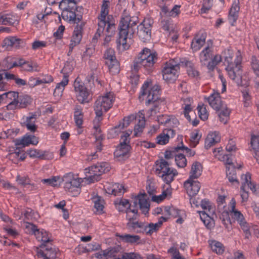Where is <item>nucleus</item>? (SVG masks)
<instances>
[{
    "label": "nucleus",
    "instance_id": "obj_27",
    "mask_svg": "<svg viewBox=\"0 0 259 259\" xmlns=\"http://www.w3.org/2000/svg\"><path fill=\"white\" fill-rule=\"evenodd\" d=\"M193 103V99L190 97L182 98L181 99L182 108L183 109V114L186 118L189 121H191V117L189 115V112L192 111V108L191 105Z\"/></svg>",
    "mask_w": 259,
    "mask_h": 259
},
{
    "label": "nucleus",
    "instance_id": "obj_62",
    "mask_svg": "<svg viewBox=\"0 0 259 259\" xmlns=\"http://www.w3.org/2000/svg\"><path fill=\"white\" fill-rule=\"evenodd\" d=\"M168 252L172 254V259H185V258L180 254L179 250L175 247H171L168 250Z\"/></svg>",
    "mask_w": 259,
    "mask_h": 259
},
{
    "label": "nucleus",
    "instance_id": "obj_24",
    "mask_svg": "<svg viewBox=\"0 0 259 259\" xmlns=\"http://www.w3.org/2000/svg\"><path fill=\"white\" fill-rule=\"evenodd\" d=\"M240 11L239 1L234 0L230 9L228 15V20L231 25L233 26L238 18Z\"/></svg>",
    "mask_w": 259,
    "mask_h": 259
},
{
    "label": "nucleus",
    "instance_id": "obj_54",
    "mask_svg": "<svg viewBox=\"0 0 259 259\" xmlns=\"http://www.w3.org/2000/svg\"><path fill=\"white\" fill-rule=\"evenodd\" d=\"M62 180L59 177H53L51 178L46 179L42 180V182L44 184H46L49 186L55 187L59 185L58 182H60Z\"/></svg>",
    "mask_w": 259,
    "mask_h": 259
},
{
    "label": "nucleus",
    "instance_id": "obj_39",
    "mask_svg": "<svg viewBox=\"0 0 259 259\" xmlns=\"http://www.w3.org/2000/svg\"><path fill=\"white\" fill-rule=\"evenodd\" d=\"M209 245L213 252L218 254H222L225 251L224 245L220 242L211 240L208 241Z\"/></svg>",
    "mask_w": 259,
    "mask_h": 259
},
{
    "label": "nucleus",
    "instance_id": "obj_60",
    "mask_svg": "<svg viewBox=\"0 0 259 259\" xmlns=\"http://www.w3.org/2000/svg\"><path fill=\"white\" fill-rule=\"evenodd\" d=\"M105 259H112L115 258L117 251L115 248H109L104 250Z\"/></svg>",
    "mask_w": 259,
    "mask_h": 259
},
{
    "label": "nucleus",
    "instance_id": "obj_55",
    "mask_svg": "<svg viewBox=\"0 0 259 259\" xmlns=\"http://www.w3.org/2000/svg\"><path fill=\"white\" fill-rule=\"evenodd\" d=\"M164 212L168 218L170 217L177 218L179 217L180 214V210L174 207H165L164 209Z\"/></svg>",
    "mask_w": 259,
    "mask_h": 259
},
{
    "label": "nucleus",
    "instance_id": "obj_56",
    "mask_svg": "<svg viewBox=\"0 0 259 259\" xmlns=\"http://www.w3.org/2000/svg\"><path fill=\"white\" fill-rule=\"evenodd\" d=\"M171 120H172L173 123L174 122V121L175 120V118L172 116L161 115L157 117V121L161 124H169Z\"/></svg>",
    "mask_w": 259,
    "mask_h": 259
},
{
    "label": "nucleus",
    "instance_id": "obj_31",
    "mask_svg": "<svg viewBox=\"0 0 259 259\" xmlns=\"http://www.w3.org/2000/svg\"><path fill=\"white\" fill-rule=\"evenodd\" d=\"M22 40L15 36H9L5 38L3 41V47L9 49L12 48H18Z\"/></svg>",
    "mask_w": 259,
    "mask_h": 259
},
{
    "label": "nucleus",
    "instance_id": "obj_32",
    "mask_svg": "<svg viewBox=\"0 0 259 259\" xmlns=\"http://www.w3.org/2000/svg\"><path fill=\"white\" fill-rule=\"evenodd\" d=\"M131 146L128 143H122L120 142V145L117 147L114 154L117 157H126L130 150Z\"/></svg>",
    "mask_w": 259,
    "mask_h": 259
},
{
    "label": "nucleus",
    "instance_id": "obj_35",
    "mask_svg": "<svg viewBox=\"0 0 259 259\" xmlns=\"http://www.w3.org/2000/svg\"><path fill=\"white\" fill-rule=\"evenodd\" d=\"M18 23V17L12 14H0V24L14 25Z\"/></svg>",
    "mask_w": 259,
    "mask_h": 259
},
{
    "label": "nucleus",
    "instance_id": "obj_9",
    "mask_svg": "<svg viewBox=\"0 0 259 259\" xmlns=\"http://www.w3.org/2000/svg\"><path fill=\"white\" fill-rule=\"evenodd\" d=\"M74 91L76 100L80 104L88 103L92 100V95L80 78L77 77L74 80Z\"/></svg>",
    "mask_w": 259,
    "mask_h": 259
},
{
    "label": "nucleus",
    "instance_id": "obj_15",
    "mask_svg": "<svg viewBox=\"0 0 259 259\" xmlns=\"http://www.w3.org/2000/svg\"><path fill=\"white\" fill-rule=\"evenodd\" d=\"M84 26V23L81 22L79 24H77L74 28L71 37L70 42L69 45V50L67 53L68 56L70 55L74 47L80 43L82 38Z\"/></svg>",
    "mask_w": 259,
    "mask_h": 259
},
{
    "label": "nucleus",
    "instance_id": "obj_4",
    "mask_svg": "<svg viewBox=\"0 0 259 259\" xmlns=\"http://www.w3.org/2000/svg\"><path fill=\"white\" fill-rule=\"evenodd\" d=\"M115 100L113 93H108L104 96L99 97L96 101L94 105V110L96 117L93 120L94 128L97 132H100V123L102 119L103 111L106 112L110 109Z\"/></svg>",
    "mask_w": 259,
    "mask_h": 259
},
{
    "label": "nucleus",
    "instance_id": "obj_29",
    "mask_svg": "<svg viewBox=\"0 0 259 259\" xmlns=\"http://www.w3.org/2000/svg\"><path fill=\"white\" fill-rule=\"evenodd\" d=\"M199 57L202 65L206 66L208 68V64L212 57L211 49L208 46L205 47L200 53Z\"/></svg>",
    "mask_w": 259,
    "mask_h": 259
},
{
    "label": "nucleus",
    "instance_id": "obj_38",
    "mask_svg": "<svg viewBox=\"0 0 259 259\" xmlns=\"http://www.w3.org/2000/svg\"><path fill=\"white\" fill-rule=\"evenodd\" d=\"M202 171V167L200 162L196 161L194 162L191 167L189 179H197L201 175Z\"/></svg>",
    "mask_w": 259,
    "mask_h": 259
},
{
    "label": "nucleus",
    "instance_id": "obj_7",
    "mask_svg": "<svg viewBox=\"0 0 259 259\" xmlns=\"http://www.w3.org/2000/svg\"><path fill=\"white\" fill-rule=\"evenodd\" d=\"M242 57L241 51L238 50L236 53L235 64L227 65L226 70L228 73L229 78L233 80L238 85H242V66L241 62Z\"/></svg>",
    "mask_w": 259,
    "mask_h": 259
},
{
    "label": "nucleus",
    "instance_id": "obj_21",
    "mask_svg": "<svg viewBox=\"0 0 259 259\" xmlns=\"http://www.w3.org/2000/svg\"><path fill=\"white\" fill-rule=\"evenodd\" d=\"M210 106L215 111H219L225 104L222 100L220 94L218 92L213 91L208 97H205Z\"/></svg>",
    "mask_w": 259,
    "mask_h": 259
},
{
    "label": "nucleus",
    "instance_id": "obj_19",
    "mask_svg": "<svg viewBox=\"0 0 259 259\" xmlns=\"http://www.w3.org/2000/svg\"><path fill=\"white\" fill-rule=\"evenodd\" d=\"M108 1H103L101 6L100 14L98 17V22L100 26L103 24L108 25V22L111 21L115 23L114 19L112 16L108 15L109 13Z\"/></svg>",
    "mask_w": 259,
    "mask_h": 259
},
{
    "label": "nucleus",
    "instance_id": "obj_11",
    "mask_svg": "<svg viewBox=\"0 0 259 259\" xmlns=\"http://www.w3.org/2000/svg\"><path fill=\"white\" fill-rule=\"evenodd\" d=\"M179 69V65L175 63L174 60L166 62L162 69L163 79L168 83L174 82L178 76Z\"/></svg>",
    "mask_w": 259,
    "mask_h": 259
},
{
    "label": "nucleus",
    "instance_id": "obj_50",
    "mask_svg": "<svg viewBox=\"0 0 259 259\" xmlns=\"http://www.w3.org/2000/svg\"><path fill=\"white\" fill-rule=\"evenodd\" d=\"M222 60V57L220 55H216L211 59L208 64V69L213 70L215 66L220 63Z\"/></svg>",
    "mask_w": 259,
    "mask_h": 259
},
{
    "label": "nucleus",
    "instance_id": "obj_3",
    "mask_svg": "<svg viewBox=\"0 0 259 259\" xmlns=\"http://www.w3.org/2000/svg\"><path fill=\"white\" fill-rule=\"evenodd\" d=\"M152 82L150 80H147L142 85L139 95L140 101L146 100L145 104L147 106L153 104V108H151L148 111L149 116H152L156 113L157 104L156 102L159 98L160 87L156 84L151 86Z\"/></svg>",
    "mask_w": 259,
    "mask_h": 259
},
{
    "label": "nucleus",
    "instance_id": "obj_18",
    "mask_svg": "<svg viewBox=\"0 0 259 259\" xmlns=\"http://www.w3.org/2000/svg\"><path fill=\"white\" fill-rule=\"evenodd\" d=\"M67 6L62 8L63 11L61 13L62 18L69 22L79 24L82 19V16L77 15L75 13L76 8Z\"/></svg>",
    "mask_w": 259,
    "mask_h": 259
},
{
    "label": "nucleus",
    "instance_id": "obj_47",
    "mask_svg": "<svg viewBox=\"0 0 259 259\" xmlns=\"http://www.w3.org/2000/svg\"><path fill=\"white\" fill-rule=\"evenodd\" d=\"M92 200L94 204L96 212L98 213H102L104 209L103 200L102 198L98 196H94L92 198Z\"/></svg>",
    "mask_w": 259,
    "mask_h": 259
},
{
    "label": "nucleus",
    "instance_id": "obj_28",
    "mask_svg": "<svg viewBox=\"0 0 259 259\" xmlns=\"http://www.w3.org/2000/svg\"><path fill=\"white\" fill-rule=\"evenodd\" d=\"M95 130L94 134L95 135L96 141V146L95 149L96 152L92 153L89 157L88 159L93 160L98 157L97 152H100L102 150V143L101 140L103 139L102 135L101 134V129L100 128V132H97V131L93 127Z\"/></svg>",
    "mask_w": 259,
    "mask_h": 259
},
{
    "label": "nucleus",
    "instance_id": "obj_52",
    "mask_svg": "<svg viewBox=\"0 0 259 259\" xmlns=\"http://www.w3.org/2000/svg\"><path fill=\"white\" fill-rule=\"evenodd\" d=\"M197 108L200 118L203 121L206 120L208 117V113L205 106L203 104H199Z\"/></svg>",
    "mask_w": 259,
    "mask_h": 259
},
{
    "label": "nucleus",
    "instance_id": "obj_43",
    "mask_svg": "<svg viewBox=\"0 0 259 259\" xmlns=\"http://www.w3.org/2000/svg\"><path fill=\"white\" fill-rule=\"evenodd\" d=\"M250 144L254 152V157L259 164V136H252Z\"/></svg>",
    "mask_w": 259,
    "mask_h": 259
},
{
    "label": "nucleus",
    "instance_id": "obj_23",
    "mask_svg": "<svg viewBox=\"0 0 259 259\" xmlns=\"http://www.w3.org/2000/svg\"><path fill=\"white\" fill-rule=\"evenodd\" d=\"M139 115V112L135 114H131L126 117H125L122 122H120L118 125H116L114 128L111 130L112 133H114L115 135H117L124 128L128 126L130 124L135 120L137 122L138 116Z\"/></svg>",
    "mask_w": 259,
    "mask_h": 259
},
{
    "label": "nucleus",
    "instance_id": "obj_51",
    "mask_svg": "<svg viewBox=\"0 0 259 259\" xmlns=\"http://www.w3.org/2000/svg\"><path fill=\"white\" fill-rule=\"evenodd\" d=\"M11 158H15L17 161H22L25 158V154L23 150L17 147L15 151L10 154Z\"/></svg>",
    "mask_w": 259,
    "mask_h": 259
},
{
    "label": "nucleus",
    "instance_id": "obj_42",
    "mask_svg": "<svg viewBox=\"0 0 259 259\" xmlns=\"http://www.w3.org/2000/svg\"><path fill=\"white\" fill-rule=\"evenodd\" d=\"M218 111L219 112L218 116L220 121L226 123L229 118L230 110L227 107L226 104H224Z\"/></svg>",
    "mask_w": 259,
    "mask_h": 259
},
{
    "label": "nucleus",
    "instance_id": "obj_33",
    "mask_svg": "<svg viewBox=\"0 0 259 259\" xmlns=\"http://www.w3.org/2000/svg\"><path fill=\"white\" fill-rule=\"evenodd\" d=\"M69 82V75L67 73H64L62 80L58 83L54 90V94L56 96H61L65 87Z\"/></svg>",
    "mask_w": 259,
    "mask_h": 259
},
{
    "label": "nucleus",
    "instance_id": "obj_12",
    "mask_svg": "<svg viewBox=\"0 0 259 259\" xmlns=\"http://www.w3.org/2000/svg\"><path fill=\"white\" fill-rule=\"evenodd\" d=\"M251 175L247 172L245 174H243L241 176V182L242 185L240 188V196L241 197V203L246 202L248 199V193L246 190L247 187L250 189L253 192L255 193L257 191V185L251 182Z\"/></svg>",
    "mask_w": 259,
    "mask_h": 259
},
{
    "label": "nucleus",
    "instance_id": "obj_34",
    "mask_svg": "<svg viewBox=\"0 0 259 259\" xmlns=\"http://www.w3.org/2000/svg\"><path fill=\"white\" fill-rule=\"evenodd\" d=\"M205 41V35L202 34L201 36L196 35L193 39L191 42V48L193 51H197L204 44Z\"/></svg>",
    "mask_w": 259,
    "mask_h": 259
},
{
    "label": "nucleus",
    "instance_id": "obj_20",
    "mask_svg": "<svg viewBox=\"0 0 259 259\" xmlns=\"http://www.w3.org/2000/svg\"><path fill=\"white\" fill-rule=\"evenodd\" d=\"M15 145L18 147H24L31 144L36 145L38 142V138L34 135L26 134L21 138L16 139L14 140Z\"/></svg>",
    "mask_w": 259,
    "mask_h": 259
},
{
    "label": "nucleus",
    "instance_id": "obj_58",
    "mask_svg": "<svg viewBox=\"0 0 259 259\" xmlns=\"http://www.w3.org/2000/svg\"><path fill=\"white\" fill-rule=\"evenodd\" d=\"M101 249V245L97 242H92L87 244L84 249L85 252H89L99 250Z\"/></svg>",
    "mask_w": 259,
    "mask_h": 259
},
{
    "label": "nucleus",
    "instance_id": "obj_53",
    "mask_svg": "<svg viewBox=\"0 0 259 259\" xmlns=\"http://www.w3.org/2000/svg\"><path fill=\"white\" fill-rule=\"evenodd\" d=\"M159 229V227L156 223H146L144 233L151 235L154 232H156Z\"/></svg>",
    "mask_w": 259,
    "mask_h": 259
},
{
    "label": "nucleus",
    "instance_id": "obj_57",
    "mask_svg": "<svg viewBox=\"0 0 259 259\" xmlns=\"http://www.w3.org/2000/svg\"><path fill=\"white\" fill-rule=\"evenodd\" d=\"M218 159L227 165V167H232L234 166L233 164L232 159L231 158V155L230 154H221L219 155Z\"/></svg>",
    "mask_w": 259,
    "mask_h": 259
},
{
    "label": "nucleus",
    "instance_id": "obj_59",
    "mask_svg": "<svg viewBox=\"0 0 259 259\" xmlns=\"http://www.w3.org/2000/svg\"><path fill=\"white\" fill-rule=\"evenodd\" d=\"M22 69L27 71H38V66L36 64H33L29 62L25 61Z\"/></svg>",
    "mask_w": 259,
    "mask_h": 259
},
{
    "label": "nucleus",
    "instance_id": "obj_13",
    "mask_svg": "<svg viewBox=\"0 0 259 259\" xmlns=\"http://www.w3.org/2000/svg\"><path fill=\"white\" fill-rule=\"evenodd\" d=\"M62 180L64 182V187L66 191L75 194L79 193V188L82 182L81 178L69 172L65 174Z\"/></svg>",
    "mask_w": 259,
    "mask_h": 259
},
{
    "label": "nucleus",
    "instance_id": "obj_61",
    "mask_svg": "<svg viewBox=\"0 0 259 259\" xmlns=\"http://www.w3.org/2000/svg\"><path fill=\"white\" fill-rule=\"evenodd\" d=\"M16 181L19 185L23 187L31 185V181L28 177L18 176L17 177Z\"/></svg>",
    "mask_w": 259,
    "mask_h": 259
},
{
    "label": "nucleus",
    "instance_id": "obj_41",
    "mask_svg": "<svg viewBox=\"0 0 259 259\" xmlns=\"http://www.w3.org/2000/svg\"><path fill=\"white\" fill-rule=\"evenodd\" d=\"M117 236L122 241L129 243L131 244L139 243L140 240V237L137 235H130V234H117Z\"/></svg>",
    "mask_w": 259,
    "mask_h": 259
},
{
    "label": "nucleus",
    "instance_id": "obj_2",
    "mask_svg": "<svg viewBox=\"0 0 259 259\" xmlns=\"http://www.w3.org/2000/svg\"><path fill=\"white\" fill-rule=\"evenodd\" d=\"M135 208L132 209L130 207L126 210V219L128 220L127 227L130 230H134L136 233H144L146 223L137 221L138 208L146 213L149 209V204L147 196L145 193L139 194L134 201Z\"/></svg>",
    "mask_w": 259,
    "mask_h": 259
},
{
    "label": "nucleus",
    "instance_id": "obj_25",
    "mask_svg": "<svg viewBox=\"0 0 259 259\" xmlns=\"http://www.w3.org/2000/svg\"><path fill=\"white\" fill-rule=\"evenodd\" d=\"M134 127V136H139L143 131L145 125V114L143 111L139 112V115Z\"/></svg>",
    "mask_w": 259,
    "mask_h": 259
},
{
    "label": "nucleus",
    "instance_id": "obj_45",
    "mask_svg": "<svg viewBox=\"0 0 259 259\" xmlns=\"http://www.w3.org/2000/svg\"><path fill=\"white\" fill-rule=\"evenodd\" d=\"M35 117L34 115L28 116L26 118L24 125L26 127L27 129L31 132H35L36 130L37 126L35 124Z\"/></svg>",
    "mask_w": 259,
    "mask_h": 259
},
{
    "label": "nucleus",
    "instance_id": "obj_64",
    "mask_svg": "<svg viewBox=\"0 0 259 259\" xmlns=\"http://www.w3.org/2000/svg\"><path fill=\"white\" fill-rule=\"evenodd\" d=\"M47 46V42L45 41L36 40L32 43V49L36 50Z\"/></svg>",
    "mask_w": 259,
    "mask_h": 259
},
{
    "label": "nucleus",
    "instance_id": "obj_30",
    "mask_svg": "<svg viewBox=\"0 0 259 259\" xmlns=\"http://www.w3.org/2000/svg\"><path fill=\"white\" fill-rule=\"evenodd\" d=\"M115 30L116 27L115 23L111 21L108 22V24L106 25L105 31V37L103 42L104 45H108L111 41L112 37H113L115 33Z\"/></svg>",
    "mask_w": 259,
    "mask_h": 259
},
{
    "label": "nucleus",
    "instance_id": "obj_8",
    "mask_svg": "<svg viewBox=\"0 0 259 259\" xmlns=\"http://www.w3.org/2000/svg\"><path fill=\"white\" fill-rule=\"evenodd\" d=\"M235 207L236 201L234 198H232L229 203V213L232 218L239 224L244 233L245 238L249 239L251 237V233L250 231L251 224L247 223L243 214L240 211L236 209Z\"/></svg>",
    "mask_w": 259,
    "mask_h": 259
},
{
    "label": "nucleus",
    "instance_id": "obj_26",
    "mask_svg": "<svg viewBox=\"0 0 259 259\" xmlns=\"http://www.w3.org/2000/svg\"><path fill=\"white\" fill-rule=\"evenodd\" d=\"M221 140V136L217 132H210L205 139L204 147L208 149Z\"/></svg>",
    "mask_w": 259,
    "mask_h": 259
},
{
    "label": "nucleus",
    "instance_id": "obj_49",
    "mask_svg": "<svg viewBox=\"0 0 259 259\" xmlns=\"http://www.w3.org/2000/svg\"><path fill=\"white\" fill-rule=\"evenodd\" d=\"M175 161L178 167L184 168L187 165V159L183 154H179L175 156Z\"/></svg>",
    "mask_w": 259,
    "mask_h": 259
},
{
    "label": "nucleus",
    "instance_id": "obj_14",
    "mask_svg": "<svg viewBox=\"0 0 259 259\" xmlns=\"http://www.w3.org/2000/svg\"><path fill=\"white\" fill-rule=\"evenodd\" d=\"M104 58L105 64L108 66L109 71L112 74L119 72V63L116 58L114 49H107L104 53Z\"/></svg>",
    "mask_w": 259,
    "mask_h": 259
},
{
    "label": "nucleus",
    "instance_id": "obj_16",
    "mask_svg": "<svg viewBox=\"0 0 259 259\" xmlns=\"http://www.w3.org/2000/svg\"><path fill=\"white\" fill-rule=\"evenodd\" d=\"M36 252L38 258L55 259L56 257V251L52 248L50 242L48 244L41 243L39 247H36Z\"/></svg>",
    "mask_w": 259,
    "mask_h": 259
},
{
    "label": "nucleus",
    "instance_id": "obj_40",
    "mask_svg": "<svg viewBox=\"0 0 259 259\" xmlns=\"http://www.w3.org/2000/svg\"><path fill=\"white\" fill-rule=\"evenodd\" d=\"M250 66L252 70L256 76V84L259 87V59L255 56H252L250 59Z\"/></svg>",
    "mask_w": 259,
    "mask_h": 259
},
{
    "label": "nucleus",
    "instance_id": "obj_44",
    "mask_svg": "<svg viewBox=\"0 0 259 259\" xmlns=\"http://www.w3.org/2000/svg\"><path fill=\"white\" fill-rule=\"evenodd\" d=\"M226 175L228 181L232 184H239V181L237 178L236 168L235 166L227 167Z\"/></svg>",
    "mask_w": 259,
    "mask_h": 259
},
{
    "label": "nucleus",
    "instance_id": "obj_46",
    "mask_svg": "<svg viewBox=\"0 0 259 259\" xmlns=\"http://www.w3.org/2000/svg\"><path fill=\"white\" fill-rule=\"evenodd\" d=\"M125 192L124 186L120 184L115 183L112 185L111 189H108V193L114 196H120Z\"/></svg>",
    "mask_w": 259,
    "mask_h": 259
},
{
    "label": "nucleus",
    "instance_id": "obj_1",
    "mask_svg": "<svg viewBox=\"0 0 259 259\" xmlns=\"http://www.w3.org/2000/svg\"><path fill=\"white\" fill-rule=\"evenodd\" d=\"M138 18L131 17L126 11L123 12L118 26V38L117 43L122 46L124 50L130 47L132 37L137 29V34L139 38L145 42L151 38V29L153 20L150 18H145L138 26Z\"/></svg>",
    "mask_w": 259,
    "mask_h": 259
},
{
    "label": "nucleus",
    "instance_id": "obj_17",
    "mask_svg": "<svg viewBox=\"0 0 259 259\" xmlns=\"http://www.w3.org/2000/svg\"><path fill=\"white\" fill-rule=\"evenodd\" d=\"M19 95L18 92H8L2 94L3 104H7L8 110H14L19 106Z\"/></svg>",
    "mask_w": 259,
    "mask_h": 259
},
{
    "label": "nucleus",
    "instance_id": "obj_6",
    "mask_svg": "<svg viewBox=\"0 0 259 259\" xmlns=\"http://www.w3.org/2000/svg\"><path fill=\"white\" fill-rule=\"evenodd\" d=\"M156 174L160 177L165 184L170 185L174 180V178L178 174L177 170L170 167L167 161L164 159H161L156 161Z\"/></svg>",
    "mask_w": 259,
    "mask_h": 259
},
{
    "label": "nucleus",
    "instance_id": "obj_36",
    "mask_svg": "<svg viewBox=\"0 0 259 259\" xmlns=\"http://www.w3.org/2000/svg\"><path fill=\"white\" fill-rule=\"evenodd\" d=\"M171 194V188L170 185L166 184L163 187V190L162 193L158 196L155 195L152 197V200L154 202L159 203L166 197H169Z\"/></svg>",
    "mask_w": 259,
    "mask_h": 259
},
{
    "label": "nucleus",
    "instance_id": "obj_10",
    "mask_svg": "<svg viewBox=\"0 0 259 259\" xmlns=\"http://www.w3.org/2000/svg\"><path fill=\"white\" fill-rule=\"evenodd\" d=\"M109 170V164L106 162H102L85 168L84 172L88 180L91 183H94L99 180L100 177L102 174Z\"/></svg>",
    "mask_w": 259,
    "mask_h": 259
},
{
    "label": "nucleus",
    "instance_id": "obj_63",
    "mask_svg": "<svg viewBox=\"0 0 259 259\" xmlns=\"http://www.w3.org/2000/svg\"><path fill=\"white\" fill-rule=\"evenodd\" d=\"M200 136L198 132H192L191 134L190 141L192 147H195L198 144Z\"/></svg>",
    "mask_w": 259,
    "mask_h": 259
},
{
    "label": "nucleus",
    "instance_id": "obj_22",
    "mask_svg": "<svg viewBox=\"0 0 259 259\" xmlns=\"http://www.w3.org/2000/svg\"><path fill=\"white\" fill-rule=\"evenodd\" d=\"M184 187L189 196H195L200 190V183L194 179H188L184 183Z\"/></svg>",
    "mask_w": 259,
    "mask_h": 259
},
{
    "label": "nucleus",
    "instance_id": "obj_37",
    "mask_svg": "<svg viewBox=\"0 0 259 259\" xmlns=\"http://www.w3.org/2000/svg\"><path fill=\"white\" fill-rule=\"evenodd\" d=\"M34 236L38 241L41 242V243L46 244L49 243L51 241L49 234L44 229H38L37 231L35 233Z\"/></svg>",
    "mask_w": 259,
    "mask_h": 259
},
{
    "label": "nucleus",
    "instance_id": "obj_48",
    "mask_svg": "<svg viewBox=\"0 0 259 259\" xmlns=\"http://www.w3.org/2000/svg\"><path fill=\"white\" fill-rule=\"evenodd\" d=\"M234 52L232 49H228L223 52V55L225 59V63L226 65L235 64V61H233Z\"/></svg>",
    "mask_w": 259,
    "mask_h": 259
},
{
    "label": "nucleus",
    "instance_id": "obj_5",
    "mask_svg": "<svg viewBox=\"0 0 259 259\" xmlns=\"http://www.w3.org/2000/svg\"><path fill=\"white\" fill-rule=\"evenodd\" d=\"M157 60V54L147 48H144L135 58L133 69L137 72L143 67L148 73L152 71L154 65Z\"/></svg>",
    "mask_w": 259,
    "mask_h": 259
}]
</instances>
